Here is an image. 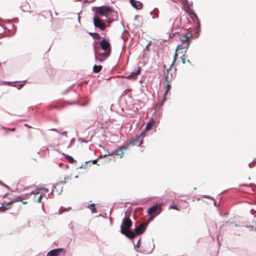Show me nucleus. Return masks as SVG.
I'll return each mask as SVG.
<instances>
[{
    "label": "nucleus",
    "mask_w": 256,
    "mask_h": 256,
    "mask_svg": "<svg viewBox=\"0 0 256 256\" xmlns=\"http://www.w3.org/2000/svg\"><path fill=\"white\" fill-rule=\"evenodd\" d=\"M187 62H188V63H190V60H187Z\"/></svg>",
    "instance_id": "13d9d810"
},
{
    "label": "nucleus",
    "mask_w": 256,
    "mask_h": 256,
    "mask_svg": "<svg viewBox=\"0 0 256 256\" xmlns=\"http://www.w3.org/2000/svg\"><path fill=\"white\" fill-rule=\"evenodd\" d=\"M154 16H156L155 17L153 16L152 18H158V13L154 12Z\"/></svg>",
    "instance_id": "58836bf2"
},
{
    "label": "nucleus",
    "mask_w": 256,
    "mask_h": 256,
    "mask_svg": "<svg viewBox=\"0 0 256 256\" xmlns=\"http://www.w3.org/2000/svg\"><path fill=\"white\" fill-rule=\"evenodd\" d=\"M74 140V138H72V140H71L70 142H73Z\"/></svg>",
    "instance_id": "5fc2aeb1"
},
{
    "label": "nucleus",
    "mask_w": 256,
    "mask_h": 256,
    "mask_svg": "<svg viewBox=\"0 0 256 256\" xmlns=\"http://www.w3.org/2000/svg\"><path fill=\"white\" fill-rule=\"evenodd\" d=\"M2 185L4 186L7 188L10 189V187L8 186L7 185H6V184H4V183H2Z\"/></svg>",
    "instance_id": "37998d69"
},
{
    "label": "nucleus",
    "mask_w": 256,
    "mask_h": 256,
    "mask_svg": "<svg viewBox=\"0 0 256 256\" xmlns=\"http://www.w3.org/2000/svg\"><path fill=\"white\" fill-rule=\"evenodd\" d=\"M154 249V245L153 246L152 248L150 250H142V249L140 250H136L139 252H142L145 254H149L152 252V250Z\"/></svg>",
    "instance_id": "6ab92c4d"
},
{
    "label": "nucleus",
    "mask_w": 256,
    "mask_h": 256,
    "mask_svg": "<svg viewBox=\"0 0 256 256\" xmlns=\"http://www.w3.org/2000/svg\"><path fill=\"white\" fill-rule=\"evenodd\" d=\"M0 209H2V211H5L6 210H8V208L4 206H0Z\"/></svg>",
    "instance_id": "e433bc0d"
},
{
    "label": "nucleus",
    "mask_w": 256,
    "mask_h": 256,
    "mask_svg": "<svg viewBox=\"0 0 256 256\" xmlns=\"http://www.w3.org/2000/svg\"><path fill=\"white\" fill-rule=\"evenodd\" d=\"M103 156L102 155L100 156L98 158H102Z\"/></svg>",
    "instance_id": "6e6d98bb"
},
{
    "label": "nucleus",
    "mask_w": 256,
    "mask_h": 256,
    "mask_svg": "<svg viewBox=\"0 0 256 256\" xmlns=\"http://www.w3.org/2000/svg\"><path fill=\"white\" fill-rule=\"evenodd\" d=\"M205 197L207 198H210V199L213 200H214V198L212 197H211L210 196H205Z\"/></svg>",
    "instance_id": "79ce46f5"
},
{
    "label": "nucleus",
    "mask_w": 256,
    "mask_h": 256,
    "mask_svg": "<svg viewBox=\"0 0 256 256\" xmlns=\"http://www.w3.org/2000/svg\"><path fill=\"white\" fill-rule=\"evenodd\" d=\"M121 38H123V34H122V35L121 36Z\"/></svg>",
    "instance_id": "e2e57ef3"
},
{
    "label": "nucleus",
    "mask_w": 256,
    "mask_h": 256,
    "mask_svg": "<svg viewBox=\"0 0 256 256\" xmlns=\"http://www.w3.org/2000/svg\"><path fill=\"white\" fill-rule=\"evenodd\" d=\"M255 230H256V227Z\"/></svg>",
    "instance_id": "774afa93"
},
{
    "label": "nucleus",
    "mask_w": 256,
    "mask_h": 256,
    "mask_svg": "<svg viewBox=\"0 0 256 256\" xmlns=\"http://www.w3.org/2000/svg\"><path fill=\"white\" fill-rule=\"evenodd\" d=\"M66 178H64V180H66ZM60 183L66 184V180L62 181V182H60Z\"/></svg>",
    "instance_id": "8fccbe9b"
},
{
    "label": "nucleus",
    "mask_w": 256,
    "mask_h": 256,
    "mask_svg": "<svg viewBox=\"0 0 256 256\" xmlns=\"http://www.w3.org/2000/svg\"><path fill=\"white\" fill-rule=\"evenodd\" d=\"M2 183H3V182L2 181L0 180V184H2Z\"/></svg>",
    "instance_id": "bf43d9fd"
},
{
    "label": "nucleus",
    "mask_w": 256,
    "mask_h": 256,
    "mask_svg": "<svg viewBox=\"0 0 256 256\" xmlns=\"http://www.w3.org/2000/svg\"><path fill=\"white\" fill-rule=\"evenodd\" d=\"M8 23H10V22H11L10 20H8Z\"/></svg>",
    "instance_id": "052dcab7"
},
{
    "label": "nucleus",
    "mask_w": 256,
    "mask_h": 256,
    "mask_svg": "<svg viewBox=\"0 0 256 256\" xmlns=\"http://www.w3.org/2000/svg\"><path fill=\"white\" fill-rule=\"evenodd\" d=\"M136 246L137 248H139L140 246V239L138 240Z\"/></svg>",
    "instance_id": "4c0bfd02"
},
{
    "label": "nucleus",
    "mask_w": 256,
    "mask_h": 256,
    "mask_svg": "<svg viewBox=\"0 0 256 256\" xmlns=\"http://www.w3.org/2000/svg\"><path fill=\"white\" fill-rule=\"evenodd\" d=\"M52 130L60 134H66V132H62L60 133L56 129H55V128L52 129Z\"/></svg>",
    "instance_id": "c85d7f7f"
},
{
    "label": "nucleus",
    "mask_w": 256,
    "mask_h": 256,
    "mask_svg": "<svg viewBox=\"0 0 256 256\" xmlns=\"http://www.w3.org/2000/svg\"><path fill=\"white\" fill-rule=\"evenodd\" d=\"M132 224L131 220L125 216L122 220V224L120 226V232L126 237L132 240L135 237V234L130 230Z\"/></svg>",
    "instance_id": "7ed1b4c3"
},
{
    "label": "nucleus",
    "mask_w": 256,
    "mask_h": 256,
    "mask_svg": "<svg viewBox=\"0 0 256 256\" xmlns=\"http://www.w3.org/2000/svg\"><path fill=\"white\" fill-rule=\"evenodd\" d=\"M148 45L146 46V48H148Z\"/></svg>",
    "instance_id": "680f3d73"
},
{
    "label": "nucleus",
    "mask_w": 256,
    "mask_h": 256,
    "mask_svg": "<svg viewBox=\"0 0 256 256\" xmlns=\"http://www.w3.org/2000/svg\"><path fill=\"white\" fill-rule=\"evenodd\" d=\"M62 188L63 187L60 186V182L56 183L52 186V191L48 194V196H50L52 194L54 190H56V192H58V194H60L62 191Z\"/></svg>",
    "instance_id": "ddd939ff"
},
{
    "label": "nucleus",
    "mask_w": 256,
    "mask_h": 256,
    "mask_svg": "<svg viewBox=\"0 0 256 256\" xmlns=\"http://www.w3.org/2000/svg\"><path fill=\"white\" fill-rule=\"evenodd\" d=\"M108 17H110L111 18H114L116 19V20H118V12L116 11H114L112 9V12H110V14L108 15Z\"/></svg>",
    "instance_id": "dca6fc26"
},
{
    "label": "nucleus",
    "mask_w": 256,
    "mask_h": 256,
    "mask_svg": "<svg viewBox=\"0 0 256 256\" xmlns=\"http://www.w3.org/2000/svg\"><path fill=\"white\" fill-rule=\"evenodd\" d=\"M153 123H154V120L152 119V120L148 122L146 124V127L145 128L144 132H145L146 130L150 128Z\"/></svg>",
    "instance_id": "aec40b11"
},
{
    "label": "nucleus",
    "mask_w": 256,
    "mask_h": 256,
    "mask_svg": "<svg viewBox=\"0 0 256 256\" xmlns=\"http://www.w3.org/2000/svg\"><path fill=\"white\" fill-rule=\"evenodd\" d=\"M44 196V195H43V194H41L39 198H38V200H37V202H41V201H42V196Z\"/></svg>",
    "instance_id": "2f4dec72"
},
{
    "label": "nucleus",
    "mask_w": 256,
    "mask_h": 256,
    "mask_svg": "<svg viewBox=\"0 0 256 256\" xmlns=\"http://www.w3.org/2000/svg\"><path fill=\"white\" fill-rule=\"evenodd\" d=\"M184 54L182 55V56L181 57L182 60V62L183 64H185V62H186V60H185V58H184Z\"/></svg>",
    "instance_id": "f704fd0d"
},
{
    "label": "nucleus",
    "mask_w": 256,
    "mask_h": 256,
    "mask_svg": "<svg viewBox=\"0 0 256 256\" xmlns=\"http://www.w3.org/2000/svg\"><path fill=\"white\" fill-rule=\"evenodd\" d=\"M177 54L176 52L175 54L174 55V60H173V62L172 63V64L170 65V68L173 66L174 64V62H176V57H177Z\"/></svg>",
    "instance_id": "cd10ccee"
},
{
    "label": "nucleus",
    "mask_w": 256,
    "mask_h": 256,
    "mask_svg": "<svg viewBox=\"0 0 256 256\" xmlns=\"http://www.w3.org/2000/svg\"><path fill=\"white\" fill-rule=\"evenodd\" d=\"M138 15H136V16H134V20H136L138 19Z\"/></svg>",
    "instance_id": "09e8293b"
},
{
    "label": "nucleus",
    "mask_w": 256,
    "mask_h": 256,
    "mask_svg": "<svg viewBox=\"0 0 256 256\" xmlns=\"http://www.w3.org/2000/svg\"><path fill=\"white\" fill-rule=\"evenodd\" d=\"M173 2H175L174 0H172Z\"/></svg>",
    "instance_id": "338daca9"
},
{
    "label": "nucleus",
    "mask_w": 256,
    "mask_h": 256,
    "mask_svg": "<svg viewBox=\"0 0 256 256\" xmlns=\"http://www.w3.org/2000/svg\"><path fill=\"white\" fill-rule=\"evenodd\" d=\"M94 50L96 60L101 62L110 56L111 46L108 40L103 38L100 42L95 44Z\"/></svg>",
    "instance_id": "f257e3e1"
},
{
    "label": "nucleus",
    "mask_w": 256,
    "mask_h": 256,
    "mask_svg": "<svg viewBox=\"0 0 256 256\" xmlns=\"http://www.w3.org/2000/svg\"><path fill=\"white\" fill-rule=\"evenodd\" d=\"M13 20L14 21V22H18V18H15Z\"/></svg>",
    "instance_id": "c03bdc74"
},
{
    "label": "nucleus",
    "mask_w": 256,
    "mask_h": 256,
    "mask_svg": "<svg viewBox=\"0 0 256 256\" xmlns=\"http://www.w3.org/2000/svg\"><path fill=\"white\" fill-rule=\"evenodd\" d=\"M193 21L194 22H196V33H199L200 32V22L198 20V18L196 16V14L194 13L192 16V17Z\"/></svg>",
    "instance_id": "4468645a"
},
{
    "label": "nucleus",
    "mask_w": 256,
    "mask_h": 256,
    "mask_svg": "<svg viewBox=\"0 0 256 256\" xmlns=\"http://www.w3.org/2000/svg\"><path fill=\"white\" fill-rule=\"evenodd\" d=\"M102 66L101 65H94L93 67V72L98 73L102 70Z\"/></svg>",
    "instance_id": "f3484780"
},
{
    "label": "nucleus",
    "mask_w": 256,
    "mask_h": 256,
    "mask_svg": "<svg viewBox=\"0 0 256 256\" xmlns=\"http://www.w3.org/2000/svg\"><path fill=\"white\" fill-rule=\"evenodd\" d=\"M170 208H172V209H174V210H179V208H178V207L176 205V204H173V205H171L169 207Z\"/></svg>",
    "instance_id": "b1692460"
},
{
    "label": "nucleus",
    "mask_w": 256,
    "mask_h": 256,
    "mask_svg": "<svg viewBox=\"0 0 256 256\" xmlns=\"http://www.w3.org/2000/svg\"><path fill=\"white\" fill-rule=\"evenodd\" d=\"M146 226L147 224L145 223H141L139 226H136L134 228V232H133L135 234V236L143 233L146 229Z\"/></svg>",
    "instance_id": "9b49d317"
},
{
    "label": "nucleus",
    "mask_w": 256,
    "mask_h": 256,
    "mask_svg": "<svg viewBox=\"0 0 256 256\" xmlns=\"http://www.w3.org/2000/svg\"><path fill=\"white\" fill-rule=\"evenodd\" d=\"M161 207L158 204H154L150 207L148 210V214L151 216L152 214H158L160 212Z\"/></svg>",
    "instance_id": "9d476101"
},
{
    "label": "nucleus",
    "mask_w": 256,
    "mask_h": 256,
    "mask_svg": "<svg viewBox=\"0 0 256 256\" xmlns=\"http://www.w3.org/2000/svg\"><path fill=\"white\" fill-rule=\"evenodd\" d=\"M90 209L92 213H94L96 212V209L94 207H92V208H90Z\"/></svg>",
    "instance_id": "c9c22d12"
},
{
    "label": "nucleus",
    "mask_w": 256,
    "mask_h": 256,
    "mask_svg": "<svg viewBox=\"0 0 256 256\" xmlns=\"http://www.w3.org/2000/svg\"><path fill=\"white\" fill-rule=\"evenodd\" d=\"M121 24H122V26H123L124 28V22H123L122 21V22H121Z\"/></svg>",
    "instance_id": "3c124183"
},
{
    "label": "nucleus",
    "mask_w": 256,
    "mask_h": 256,
    "mask_svg": "<svg viewBox=\"0 0 256 256\" xmlns=\"http://www.w3.org/2000/svg\"><path fill=\"white\" fill-rule=\"evenodd\" d=\"M98 159H99V158H96V159H95V160H92V163H93L94 164H96L97 162H98Z\"/></svg>",
    "instance_id": "ea45409f"
},
{
    "label": "nucleus",
    "mask_w": 256,
    "mask_h": 256,
    "mask_svg": "<svg viewBox=\"0 0 256 256\" xmlns=\"http://www.w3.org/2000/svg\"><path fill=\"white\" fill-rule=\"evenodd\" d=\"M140 67H138L130 73V74L129 76H125V78H132L133 80H136L137 78V76L140 74Z\"/></svg>",
    "instance_id": "f8f14e48"
},
{
    "label": "nucleus",
    "mask_w": 256,
    "mask_h": 256,
    "mask_svg": "<svg viewBox=\"0 0 256 256\" xmlns=\"http://www.w3.org/2000/svg\"><path fill=\"white\" fill-rule=\"evenodd\" d=\"M39 192H40V190L38 189L36 190V192L32 191V192H30V193H29L28 194L36 195V194H38Z\"/></svg>",
    "instance_id": "a878e982"
},
{
    "label": "nucleus",
    "mask_w": 256,
    "mask_h": 256,
    "mask_svg": "<svg viewBox=\"0 0 256 256\" xmlns=\"http://www.w3.org/2000/svg\"><path fill=\"white\" fill-rule=\"evenodd\" d=\"M4 202L7 205H10L14 202V201L12 199L8 201H4Z\"/></svg>",
    "instance_id": "bb28decb"
},
{
    "label": "nucleus",
    "mask_w": 256,
    "mask_h": 256,
    "mask_svg": "<svg viewBox=\"0 0 256 256\" xmlns=\"http://www.w3.org/2000/svg\"><path fill=\"white\" fill-rule=\"evenodd\" d=\"M22 203L24 204H27V202L26 201L22 202Z\"/></svg>",
    "instance_id": "864d4df0"
},
{
    "label": "nucleus",
    "mask_w": 256,
    "mask_h": 256,
    "mask_svg": "<svg viewBox=\"0 0 256 256\" xmlns=\"http://www.w3.org/2000/svg\"><path fill=\"white\" fill-rule=\"evenodd\" d=\"M66 254V250L62 248H58L50 250L47 254V256H63Z\"/></svg>",
    "instance_id": "39448f33"
},
{
    "label": "nucleus",
    "mask_w": 256,
    "mask_h": 256,
    "mask_svg": "<svg viewBox=\"0 0 256 256\" xmlns=\"http://www.w3.org/2000/svg\"><path fill=\"white\" fill-rule=\"evenodd\" d=\"M170 70V68H169L168 69L166 70V77H165V80L167 82V84L166 86V90L163 95L162 101L160 104V106H162L164 102L166 100V96L168 94L169 90L171 88L170 84L168 83V80H169L168 73H169Z\"/></svg>",
    "instance_id": "423d86ee"
},
{
    "label": "nucleus",
    "mask_w": 256,
    "mask_h": 256,
    "mask_svg": "<svg viewBox=\"0 0 256 256\" xmlns=\"http://www.w3.org/2000/svg\"><path fill=\"white\" fill-rule=\"evenodd\" d=\"M64 158L71 164H74L76 162V160L70 155H64Z\"/></svg>",
    "instance_id": "a211bd4d"
},
{
    "label": "nucleus",
    "mask_w": 256,
    "mask_h": 256,
    "mask_svg": "<svg viewBox=\"0 0 256 256\" xmlns=\"http://www.w3.org/2000/svg\"><path fill=\"white\" fill-rule=\"evenodd\" d=\"M88 208H90L92 207H92H94V204H89V206H88Z\"/></svg>",
    "instance_id": "a19ab883"
},
{
    "label": "nucleus",
    "mask_w": 256,
    "mask_h": 256,
    "mask_svg": "<svg viewBox=\"0 0 256 256\" xmlns=\"http://www.w3.org/2000/svg\"><path fill=\"white\" fill-rule=\"evenodd\" d=\"M44 190H46V192H48V189L44 188Z\"/></svg>",
    "instance_id": "4d7b16f0"
},
{
    "label": "nucleus",
    "mask_w": 256,
    "mask_h": 256,
    "mask_svg": "<svg viewBox=\"0 0 256 256\" xmlns=\"http://www.w3.org/2000/svg\"><path fill=\"white\" fill-rule=\"evenodd\" d=\"M48 108H49V110H52L53 108H58V106L50 105L48 106Z\"/></svg>",
    "instance_id": "473e14b6"
},
{
    "label": "nucleus",
    "mask_w": 256,
    "mask_h": 256,
    "mask_svg": "<svg viewBox=\"0 0 256 256\" xmlns=\"http://www.w3.org/2000/svg\"><path fill=\"white\" fill-rule=\"evenodd\" d=\"M91 162V160H88V161H87L85 162V164H82L80 166V168H86V164L90 162Z\"/></svg>",
    "instance_id": "5701e85b"
},
{
    "label": "nucleus",
    "mask_w": 256,
    "mask_h": 256,
    "mask_svg": "<svg viewBox=\"0 0 256 256\" xmlns=\"http://www.w3.org/2000/svg\"><path fill=\"white\" fill-rule=\"evenodd\" d=\"M132 6L136 10H140L142 8V4L135 0H130Z\"/></svg>",
    "instance_id": "2eb2a0df"
},
{
    "label": "nucleus",
    "mask_w": 256,
    "mask_h": 256,
    "mask_svg": "<svg viewBox=\"0 0 256 256\" xmlns=\"http://www.w3.org/2000/svg\"><path fill=\"white\" fill-rule=\"evenodd\" d=\"M10 83H11V82H4V84H8V85H10Z\"/></svg>",
    "instance_id": "a18cd8bd"
},
{
    "label": "nucleus",
    "mask_w": 256,
    "mask_h": 256,
    "mask_svg": "<svg viewBox=\"0 0 256 256\" xmlns=\"http://www.w3.org/2000/svg\"><path fill=\"white\" fill-rule=\"evenodd\" d=\"M12 201L14 202H20L21 200V197L20 196H15L12 199Z\"/></svg>",
    "instance_id": "4be33fe9"
},
{
    "label": "nucleus",
    "mask_w": 256,
    "mask_h": 256,
    "mask_svg": "<svg viewBox=\"0 0 256 256\" xmlns=\"http://www.w3.org/2000/svg\"><path fill=\"white\" fill-rule=\"evenodd\" d=\"M10 130L12 131V132H14L15 130V128H12V129H10Z\"/></svg>",
    "instance_id": "603ef678"
},
{
    "label": "nucleus",
    "mask_w": 256,
    "mask_h": 256,
    "mask_svg": "<svg viewBox=\"0 0 256 256\" xmlns=\"http://www.w3.org/2000/svg\"><path fill=\"white\" fill-rule=\"evenodd\" d=\"M144 131L141 132L139 135L136 136L131 140L130 144L132 145L140 146L142 142V138L144 137Z\"/></svg>",
    "instance_id": "6e6552de"
},
{
    "label": "nucleus",
    "mask_w": 256,
    "mask_h": 256,
    "mask_svg": "<svg viewBox=\"0 0 256 256\" xmlns=\"http://www.w3.org/2000/svg\"><path fill=\"white\" fill-rule=\"evenodd\" d=\"M128 148V146H120L118 150H113L111 152H108V154H105L104 156H111L112 154H115L118 156H120V158L124 155L123 150H126Z\"/></svg>",
    "instance_id": "1a4fd4ad"
},
{
    "label": "nucleus",
    "mask_w": 256,
    "mask_h": 256,
    "mask_svg": "<svg viewBox=\"0 0 256 256\" xmlns=\"http://www.w3.org/2000/svg\"><path fill=\"white\" fill-rule=\"evenodd\" d=\"M244 186H248L247 184H242L240 186V187Z\"/></svg>",
    "instance_id": "de8ad7c7"
},
{
    "label": "nucleus",
    "mask_w": 256,
    "mask_h": 256,
    "mask_svg": "<svg viewBox=\"0 0 256 256\" xmlns=\"http://www.w3.org/2000/svg\"><path fill=\"white\" fill-rule=\"evenodd\" d=\"M23 86H24V84H19L18 85V86H19L18 89L21 88Z\"/></svg>",
    "instance_id": "49530a36"
},
{
    "label": "nucleus",
    "mask_w": 256,
    "mask_h": 256,
    "mask_svg": "<svg viewBox=\"0 0 256 256\" xmlns=\"http://www.w3.org/2000/svg\"><path fill=\"white\" fill-rule=\"evenodd\" d=\"M180 1H181L182 4L184 6H186V4H188V1L186 0H180Z\"/></svg>",
    "instance_id": "c756f323"
},
{
    "label": "nucleus",
    "mask_w": 256,
    "mask_h": 256,
    "mask_svg": "<svg viewBox=\"0 0 256 256\" xmlns=\"http://www.w3.org/2000/svg\"><path fill=\"white\" fill-rule=\"evenodd\" d=\"M78 178V176H76V178Z\"/></svg>",
    "instance_id": "69168bd1"
},
{
    "label": "nucleus",
    "mask_w": 256,
    "mask_h": 256,
    "mask_svg": "<svg viewBox=\"0 0 256 256\" xmlns=\"http://www.w3.org/2000/svg\"><path fill=\"white\" fill-rule=\"evenodd\" d=\"M170 77H171V78H172V74H171Z\"/></svg>",
    "instance_id": "0e129e2a"
},
{
    "label": "nucleus",
    "mask_w": 256,
    "mask_h": 256,
    "mask_svg": "<svg viewBox=\"0 0 256 256\" xmlns=\"http://www.w3.org/2000/svg\"><path fill=\"white\" fill-rule=\"evenodd\" d=\"M93 22L94 26L102 30H104L106 28V25L104 23L102 20L96 16L93 18Z\"/></svg>",
    "instance_id": "0eeeda50"
},
{
    "label": "nucleus",
    "mask_w": 256,
    "mask_h": 256,
    "mask_svg": "<svg viewBox=\"0 0 256 256\" xmlns=\"http://www.w3.org/2000/svg\"><path fill=\"white\" fill-rule=\"evenodd\" d=\"M174 36H178L182 42L181 44L177 46L176 50H182V52H186L190 46L189 39L192 38V34L188 31L184 30V32H176L174 34Z\"/></svg>",
    "instance_id": "f03ea898"
},
{
    "label": "nucleus",
    "mask_w": 256,
    "mask_h": 256,
    "mask_svg": "<svg viewBox=\"0 0 256 256\" xmlns=\"http://www.w3.org/2000/svg\"><path fill=\"white\" fill-rule=\"evenodd\" d=\"M96 9V14H99L102 16L108 18L110 12L112 11V7L110 6H102L99 8L94 7L93 10Z\"/></svg>",
    "instance_id": "20e7f679"
},
{
    "label": "nucleus",
    "mask_w": 256,
    "mask_h": 256,
    "mask_svg": "<svg viewBox=\"0 0 256 256\" xmlns=\"http://www.w3.org/2000/svg\"><path fill=\"white\" fill-rule=\"evenodd\" d=\"M256 163V161L255 160H254L253 162H250L249 164H248V166L250 168H252L254 167V164Z\"/></svg>",
    "instance_id": "7c9ffc66"
},
{
    "label": "nucleus",
    "mask_w": 256,
    "mask_h": 256,
    "mask_svg": "<svg viewBox=\"0 0 256 256\" xmlns=\"http://www.w3.org/2000/svg\"><path fill=\"white\" fill-rule=\"evenodd\" d=\"M76 17H77L78 18V22L79 23H80V16H79V14H74Z\"/></svg>",
    "instance_id": "72a5a7b5"
},
{
    "label": "nucleus",
    "mask_w": 256,
    "mask_h": 256,
    "mask_svg": "<svg viewBox=\"0 0 256 256\" xmlns=\"http://www.w3.org/2000/svg\"><path fill=\"white\" fill-rule=\"evenodd\" d=\"M89 34L94 39H100V38L99 34L96 32H89Z\"/></svg>",
    "instance_id": "412c9836"
},
{
    "label": "nucleus",
    "mask_w": 256,
    "mask_h": 256,
    "mask_svg": "<svg viewBox=\"0 0 256 256\" xmlns=\"http://www.w3.org/2000/svg\"><path fill=\"white\" fill-rule=\"evenodd\" d=\"M108 24H111L113 21L115 20L116 19L114 18H111L110 17H108Z\"/></svg>",
    "instance_id": "393cba45"
}]
</instances>
